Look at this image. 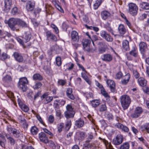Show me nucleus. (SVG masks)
Returning <instances> with one entry per match:
<instances>
[{
	"label": "nucleus",
	"instance_id": "nucleus-43",
	"mask_svg": "<svg viewBox=\"0 0 149 149\" xmlns=\"http://www.w3.org/2000/svg\"><path fill=\"white\" fill-rule=\"evenodd\" d=\"M102 0H96L93 5L94 9L96 10L98 8L102 3Z\"/></svg>",
	"mask_w": 149,
	"mask_h": 149
},
{
	"label": "nucleus",
	"instance_id": "nucleus-8",
	"mask_svg": "<svg viewBox=\"0 0 149 149\" xmlns=\"http://www.w3.org/2000/svg\"><path fill=\"white\" fill-rule=\"evenodd\" d=\"M106 81L107 86L110 89L111 92L115 93L116 91V83L114 81L109 79H107Z\"/></svg>",
	"mask_w": 149,
	"mask_h": 149
},
{
	"label": "nucleus",
	"instance_id": "nucleus-59",
	"mask_svg": "<svg viewBox=\"0 0 149 149\" xmlns=\"http://www.w3.org/2000/svg\"><path fill=\"white\" fill-rule=\"evenodd\" d=\"M66 111L71 112H74L72 106L70 104H68L66 106Z\"/></svg>",
	"mask_w": 149,
	"mask_h": 149
},
{
	"label": "nucleus",
	"instance_id": "nucleus-35",
	"mask_svg": "<svg viewBox=\"0 0 149 149\" xmlns=\"http://www.w3.org/2000/svg\"><path fill=\"white\" fill-rule=\"evenodd\" d=\"M12 133L14 137L15 138H19L21 135V134L19 131L15 128L12 132Z\"/></svg>",
	"mask_w": 149,
	"mask_h": 149
},
{
	"label": "nucleus",
	"instance_id": "nucleus-36",
	"mask_svg": "<svg viewBox=\"0 0 149 149\" xmlns=\"http://www.w3.org/2000/svg\"><path fill=\"white\" fill-rule=\"evenodd\" d=\"M140 129L142 131L146 130L148 133H149V124H146L141 125L140 127Z\"/></svg>",
	"mask_w": 149,
	"mask_h": 149
},
{
	"label": "nucleus",
	"instance_id": "nucleus-24",
	"mask_svg": "<svg viewBox=\"0 0 149 149\" xmlns=\"http://www.w3.org/2000/svg\"><path fill=\"white\" fill-rule=\"evenodd\" d=\"M101 94L106 98V100L107 102L110 101V96L108 94V93L106 92L105 89L104 88L100 90Z\"/></svg>",
	"mask_w": 149,
	"mask_h": 149
},
{
	"label": "nucleus",
	"instance_id": "nucleus-16",
	"mask_svg": "<svg viewBox=\"0 0 149 149\" xmlns=\"http://www.w3.org/2000/svg\"><path fill=\"white\" fill-rule=\"evenodd\" d=\"M73 90L72 88H68L66 91V95L67 97L72 100H74L75 97L73 94Z\"/></svg>",
	"mask_w": 149,
	"mask_h": 149
},
{
	"label": "nucleus",
	"instance_id": "nucleus-26",
	"mask_svg": "<svg viewBox=\"0 0 149 149\" xmlns=\"http://www.w3.org/2000/svg\"><path fill=\"white\" fill-rule=\"evenodd\" d=\"M5 135L6 139L8 140V142H9L11 145H14L15 144V140L14 139L11 137L10 135L8 133H5Z\"/></svg>",
	"mask_w": 149,
	"mask_h": 149
},
{
	"label": "nucleus",
	"instance_id": "nucleus-15",
	"mask_svg": "<svg viewBox=\"0 0 149 149\" xmlns=\"http://www.w3.org/2000/svg\"><path fill=\"white\" fill-rule=\"evenodd\" d=\"M115 126L117 128L121 130L122 131L125 132H128L129 131V129L127 127L120 123H116L115 125Z\"/></svg>",
	"mask_w": 149,
	"mask_h": 149
},
{
	"label": "nucleus",
	"instance_id": "nucleus-22",
	"mask_svg": "<svg viewBox=\"0 0 149 149\" xmlns=\"http://www.w3.org/2000/svg\"><path fill=\"white\" fill-rule=\"evenodd\" d=\"M84 124V120L81 118H79L76 120L75 123V125L78 128H80L83 127Z\"/></svg>",
	"mask_w": 149,
	"mask_h": 149
},
{
	"label": "nucleus",
	"instance_id": "nucleus-27",
	"mask_svg": "<svg viewBox=\"0 0 149 149\" xmlns=\"http://www.w3.org/2000/svg\"><path fill=\"white\" fill-rule=\"evenodd\" d=\"M118 30L119 33L121 34L124 35L126 32V29L123 24H121L119 25Z\"/></svg>",
	"mask_w": 149,
	"mask_h": 149
},
{
	"label": "nucleus",
	"instance_id": "nucleus-1",
	"mask_svg": "<svg viewBox=\"0 0 149 149\" xmlns=\"http://www.w3.org/2000/svg\"><path fill=\"white\" fill-rule=\"evenodd\" d=\"M120 99L121 106L123 109L125 110L127 109L131 102L130 96L127 95H123L120 96Z\"/></svg>",
	"mask_w": 149,
	"mask_h": 149
},
{
	"label": "nucleus",
	"instance_id": "nucleus-6",
	"mask_svg": "<svg viewBox=\"0 0 149 149\" xmlns=\"http://www.w3.org/2000/svg\"><path fill=\"white\" fill-rule=\"evenodd\" d=\"M143 111V109L141 107H137L135 108L134 112L131 114V116L132 118H138L141 116Z\"/></svg>",
	"mask_w": 149,
	"mask_h": 149
},
{
	"label": "nucleus",
	"instance_id": "nucleus-49",
	"mask_svg": "<svg viewBox=\"0 0 149 149\" xmlns=\"http://www.w3.org/2000/svg\"><path fill=\"white\" fill-rule=\"evenodd\" d=\"M107 107L105 104L101 105L99 107V110L100 112H103L106 111Z\"/></svg>",
	"mask_w": 149,
	"mask_h": 149
},
{
	"label": "nucleus",
	"instance_id": "nucleus-34",
	"mask_svg": "<svg viewBox=\"0 0 149 149\" xmlns=\"http://www.w3.org/2000/svg\"><path fill=\"white\" fill-rule=\"evenodd\" d=\"M17 25L22 27H27L28 26L27 24L25 22L18 18L17 19Z\"/></svg>",
	"mask_w": 149,
	"mask_h": 149
},
{
	"label": "nucleus",
	"instance_id": "nucleus-10",
	"mask_svg": "<svg viewBox=\"0 0 149 149\" xmlns=\"http://www.w3.org/2000/svg\"><path fill=\"white\" fill-rule=\"evenodd\" d=\"M91 43V40L88 39H85L82 41V45L85 51H86L88 52H91V49L90 47Z\"/></svg>",
	"mask_w": 149,
	"mask_h": 149
},
{
	"label": "nucleus",
	"instance_id": "nucleus-23",
	"mask_svg": "<svg viewBox=\"0 0 149 149\" xmlns=\"http://www.w3.org/2000/svg\"><path fill=\"white\" fill-rule=\"evenodd\" d=\"M71 37L72 40L74 41L78 42L79 40V37L78 36V33L76 31H72L71 33Z\"/></svg>",
	"mask_w": 149,
	"mask_h": 149
},
{
	"label": "nucleus",
	"instance_id": "nucleus-56",
	"mask_svg": "<svg viewBox=\"0 0 149 149\" xmlns=\"http://www.w3.org/2000/svg\"><path fill=\"white\" fill-rule=\"evenodd\" d=\"M143 36L145 40L149 41V31L143 33Z\"/></svg>",
	"mask_w": 149,
	"mask_h": 149
},
{
	"label": "nucleus",
	"instance_id": "nucleus-62",
	"mask_svg": "<svg viewBox=\"0 0 149 149\" xmlns=\"http://www.w3.org/2000/svg\"><path fill=\"white\" fill-rule=\"evenodd\" d=\"M31 21L34 26L35 27L38 26L40 24L39 22H37L36 20L34 18L31 19Z\"/></svg>",
	"mask_w": 149,
	"mask_h": 149
},
{
	"label": "nucleus",
	"instance_id": "nucleus-61",
	"mask_svg": "<svg viewBox=\"0 0 149 149\" xmlns=\"http://www.w3.org/2000/svg\"><path fill=\"white\" fill-rule=\"evenodd\" d=\"M15 128L11 127V125H7L6 127V130L9 134L12 133Z\"/></svg>",
	"mask_w": 149,
	"mask_h": 149
},
{
	"label": "nucleus",
	"instance_id": "nucleus-48",
	"mask_svg": "<svg viewBox=\"0 0 149 149\" xmlns=\"http://www.w3.org/2000/svg\"><path fill=\"white\" fill-rule=\"evenodd\" d=\"M41 95V91H38V92L35 94L34 95L33 99L34 101L36 100L37 98H38L39 97H41L42 95Z\"/></svg>",
	"mask_w": 149,
	"mask_h": 149
},
{
	"label": "nucleus",
	"instance_id": "nucleus-54",
	"mask_svg": "<svg viewBox=\"0 0 149 149\" xmlns=\"http://www.w3.org/2000/svg\"><path fill=\"white\" fill-rule=\"evenodd\" d=\"M90 142L86 140L84 144V147L86 148H91L92 146V145L90 143Z\"/></svg>",
	"mask_w": 149,
	"mask_h": 149
},
{
	"label": "nucleus",
	"instance_id": "nucleus-21",
	"mask_svg": "<svg viewBox=\"0 0 149 149\" xmlns=\"http://www.w3.org/2000/svg\"><path fill=\"white\" fill-rule=\"evenodd\" d=\"M139 46L141 53L143 54L146 51V49L147 47L146 44L144 42H141L140 43Z\"/></svg>",
	"mask_w": 149,
	"mask_h": 149
},
{
	"label": "nucleus",
	"instance_id": "nucleus-38",
	"mask_svg": "<svg viewBox=\"0 0 149 149\" xmlns=\"http://www.w3.org/2000/svg\"><path fill=\"white\" fill-rule=\"evenodd\" d=\"M38 129L36 126L32 127L30 129L31 132L33 135H36L38 134Z\"/></svg>",
	"mask_w": 149,
	"mask_h": 149
},
{
	"label": "nucleus",
	"instance_id": "nucleus-9",
	"mask_svg": "<svg viewBox=\"0 0 149 149\" xmlns=\"http://www.w3.org/2000/svg\"><path fill=\"white\" fill-rule=\"evenodd\" d=\"M123 136L121 134L117 135L115 138L113 140V143L115 145H118L121 144L123 141Z\"/></svg>",
	"mask_w": 149,
	"mask_h": 149
},
{
	"label": "nucleus",
	"instance_id": "nucleus-58",
	"mask_svg": "<svg viewBox=\"0 0 149 149\" xmlns=\"http://www.w3.org/2000/svg\"><path fill=\"white\" fill-rule=\"evenodd\" d=\"M64 127V123H61L59 125H58L57 129L59 133H60L62 130L63 128Z\"/></svg>",
	"mask_w": 149,
	"mask_h": 149
},
{
	"label": "nucleus",
	"instance_id": "nucleus-46",
	"mask_svg": "<svg viewBox=\"0 0 149 149\" xmlns=\"http://www.w3.org/2000/svg\"><path fill=\"white\" fill-rule=\"evenodd\" d=\"M8 55L5 52H3L1 54L0 56V59L2 61H4L8 58Z\"/></svg>",
	"mask_w": 149,
	"mask_h": 149
},
{
	"label": "nucleus",
	"instance_id": "nucleus-17",
	"mask_svg": "<svg viewBox=\"0 0 149 149\" xmlns=\"http://www.w3.org/2000/svg\"><path fill=\"white\" fill-rule=\"evenodd\" d=\"M101 58L104 61L110 62L113 60V57L110 54H105L101 56Z\"/></svg>",
	"mask_w": 149,
	"mask_h": 149
},
{
	"label": "nucleus",
	"instance_id": "nucleus-33",
	"mask_svg": "<svg viewBox=\"0 0 149 149\" xmlns=\"http://www.w3.org/2000/svg\"><path fill=\"white\" fill-rule=\"evenodd\" d=\"M104 116L105 118L109 120H112L113 119V114L109 111L105 112Z\"/></svg>",
	"mask_w": 149,
	"mask_h": 149
},
{
	"label": "nucleus",
	"instance_id": "nucleus-29",
	"mask_svg": "<svg viewBox=\"0 0 149 149\" xmlns=\"http://www.w3.org/2000/svg\"><path fill=\"white\" fill-rule=\"evenodd\" d=\"M34 81L38 80L41 81L43 79L42 76L39 73L34 74L32 77Z\"/></svg>",
	"mask_w": 149,
	"mask_h": 149
},
{
	"label": "nucleus",
	"instance_id": "nucleus-20",
	"mask_svg": "<svg viewBox=\"0 0 149 149\" xmlns=\"http://www.w3.org/2000/svg\"><path fill=\"white\" fill-rule=\"evenodd\" d=\"M4 10L8 12L10 9L11 6L12 4V0H5Z\"/></svg>",
	"mask_w": 149,
	"mask_h": 149
},
{
	"label": "nucleus",
	"instance_id": "nucleus-12",
	"mask_svg": "<svg viewBox=\"0 0 149 149\" xmlns=\"http://www.w3.org/2000/svg\"><path fill=\"white\" fill-rule=\"evenodd\" d=\"M35 2L33 0L27 1L26 5V8L28 11H32L35 7Z\"/></svg>",
	"mask_w": 149,
	"mask_h": 149
},
{
	"label": "nucleus",
	"instance_id": "nucleus-3",
	"mask_svg": "<svg viewBox=\"0 0 149 149\" xmlns=\"http://www.w3.org/2000/svg\"><path fill=\"white\" fill-rule=\"evenodd\" d=\"M28 84V81L26 77H22L19 79L18 83V87L24 92H26L28 87L27 86Z\"/></svg>",
	"mask_w": 149,
	"mask_h": 149
},
{
	"label": "nucleus",
	"instance_id": "nucleus-51",
	"mask_svg": "<svg viewBox=\"0 0 149 149\" xmlns=\"http://www.w3.org/2000/svg\"><path fill=\"white\" fill-rule=\"evenodd\" d=\"M56 64L58 66H60L62 64L61 58L60 56H57L56 58Z\"/></svg>",
	"mask_w": 149,
	"mask_h": 149
},
{
	"label": "nucleus",
	"instance_id": "nucleus-37",
	"mask_svg": "<svg viewBox=\"0 0 149 149\" xmlns=\"http://www.w3.org/2000/svg\"><path fill=\"white\" fill-rule=\"evenodd\" d=\"M140 7L143 9L149 10V3L145 2H142L140 4Z\"/></svg>",
	"mask_w": 149,
	"mask_h": 149
},
{
	"label": "nucleus",
	"instance_id": "nucleus-19",
	"mask_svg": "<svg viewBox=\"0 0 149 149\" xmlns=\"http://www.w3.org/2000/svg\"><path fill=\"white\" fill-rule=\"evenodd\" d=\"M129 54L135 58H138L139 57L137 49L135 47H133L132 50L129 52Z\"/></svg>",
	"mask_w": 149,
	"mask_h": 149
},
{
	"label": "nucleus",
	"instance_id": "nucleus-31",
	"mask_svg": "<svg viewBox=\"0 0 149 149\" xmlns=\"http://www.w3.org/2000/svg\"><path fill=\"white\" fill-rule=\"evenodd\" d=\"M100 100L94 99L90 101V103L91 104L92 107L96 108L100 104Z\"/></svg>",
	"mask_w": 149,
	"mask_h": 149
},
{
	"label": "nucleus",
	"instance_id": "nucleus-30",
	"mask_svg": "<svg viewBox=\"0 0 149 149\" xmlns=\"http://www.w3.org/2000/svg\"><path fill=\"white\" fill-rule=\"evenodd\" d=\"M138 81L139 85L141 86L144 87L146 85L147 81L143 77H140L139 78Z\"/></svg>",
	"mask_w": 149,
	"mask_h": 149
},
{
	"label": "nucleus",
	"instance_id": "nucleus-52",
	"mask_svg": "<svg viewBox=\"0 0 149 149\" xmlns=\"http://www.w3.org/2000/svg\"><path fill=\"white\" fill-rule=\"evenodd\" d=\"M12 80L11 77L8 75H6L3 78V81L5 82L11 81Z\"/></svg>",
	"mask_w": 149,
	"mask_h": 149
},
{
	"label": "nucleus",
	"instance_id": "nucleus-11",
	"mask_svg": "<svg viewBox=\"0 0 149 149\" xmlns=\"http://www.w3.org/2000/svg\"><path fill=\"white\" fill-rule=\"evenodd\" d=\"M38 138L40 141L45 144L49 142V139L47 135L44 132H42L38 134Z\"/></svg>",
	"mask_w": 149,
	"mask_h": 149
},
{
	"label": "nucleus",
	"instance_id": "nucleus-64",
	"mask_svg": "<svg viewBox=\"0 0 149 149\" xmlns=\"http://www.w3.org/2000/svg\"><path fill=\"white\" fill-rule=\"evenodd\" d=\"M133 74L136 79H138L139 77V74L136 70H134L133 71Z\"/></svg>",
	"mask_w": 149,
	"mask_h": 149
},
{
	"label": "nucleus",
	"instance_id": "nucleus-55",
	"mask_svg": "<svg viewBox=\"0 0 149 149\" xmlns=\"http://www.w3.org/2000/svg\"><path fill=\"white\" fill-rule=\"evenodd\" d=\"M59 100H57L54 101L53 104L54 108L56 109H58V108L60 106L59 104H58V103H59Z\"/></svg>",
	"mask_w": 149,
	"mask_h": 149
},
{
	"label": "nucleus",
	"instance_id": "nucleus-63",
	"mask_svg": "<svg viewBox=\"0 0 149 149\" xmlns=\"http://www.w3.org/2000/svg\"><path fill=\"white\" fill-rule=\"evenodd\" d=\"M12 13L13 15H15L18 14L17 7L13 8L12 10Z\"/></svg>",
	"mask_w": 149,
	"mask_h": 149
},
{
	"label": "nucleus",
	"instance_id": "nucleus-25",
	"mask_svg": "<svg viewBox=\"0 0 149 149\" xmlns=\"http://www.w3.org/2000/svg\"><path fill=\"white\" fill-rule=\"evenodd\" d=\"M111 15V13L107 10L103 11L101 13V17L104 20L106 19Z\"/></svg>",
	"mask_w": 149,
	"mask_h": 149
},
{
	"label": "nucleus",
	"instance_id": "nucleus-47",
	"mask_svg": "<svg viewBox=\"0 0 149 149\" xmlns=\"http://www.w3.org/2000/svg\"><path fill=\"white\" fill-rule=\"evenodd\" d=\"M42 85V84L41 82H37L33 86V88L34 90H37L40 88Z\"/></svg>",
	"mask_w": 149,
	"mask_h": 149
},
{
	"label": "nucleus",
	"instance_id": "nucleus-45",
	"mask_svg": "<svg viewBox=\"0 0 149 149\" xmlns=\"http://www.w3.org/2000/svg\"><path fill=\"white\" fill-rule=\"evenodd\" d=\"M57 47H55L54 45H53L51 46L49 49L48 50L47 54L49 56H51L52 54V52L54 51L55 49H56Z\"/></svg>",
	"mask_w": 149,
	"mask_h": 149
},
{
	"label": "nucleus",
	"instance_id": "nucleus-39",
	"mask_svg": "<svg viewBox=\"0 0 149 149\" xmlns=\"http://www.w3.org/2000/svg\"><path fill=\"white\" fill-rule=\"evenodd\" d=\"M74 64L71 62L67 63L64 66H66L68 67V68L65 69V71H66L67 70H71L74 68Z\"/></svg>",
	"mask_w": 149,
	"mask_h": 149
},
{
	"label": "nucleus",
	"instance_id": "nucleus-32",
	"mask_svg": "<svg viewBox=\"0 0 149 149\" xmlns=\"http://www.w3.org/2000/svg\"><path fill=\"white\" fill-rule=\"evenodd\" d=\"M123 48L125 51H129L130 50L129 42L127 40H123L122 43Z\"/></svg>",
	"mask_w": 149,
	"mask_h": 149
},
{
	"label": "nucleus",
	"instance_id": "nucleus-28",
	"mask_svg": "<svg viewBox=\"0 0 149 149\" xmlns=\"http://www.w3.org/2000/svg\"><path fill=\"white\" fill-rule=\"evenodd\" d=\"M75 113V112L66 111L64 112V115L66 118L68 119L73 118Z\"/></svg>",
	"mask_w": 149,
	"mask_h": 149
},
{
	"label": "nucleus",
	"instance_id": "nucleus-40",
	"mask_svg": "<svg viewBox=\"0 0 149 149\" xmlns=\"http://www.w3.org/2000/svg\"><path fill=\"white\" fill-rule=\"evenodd\" d=\"M77 133L79 137L82 140H84L86 137V134L84 132L79 131Z\"/></svg>",
	"mask_w": 149,
	"mask_h": 149
},
{
	"label": "nucleus",
	"instance_id": "nucleus-50",
	"mask_svg": "<svg viewBox=\"0 0 149 149\" xmlns=\"http://www.w3.org/2000/svg\"><path fill=\"white\" fill-rule=\"evenodd\" d=\"M85 26L87 29H89L91 30H93L94 31L97 32L99 30V28L97 27L92 26H88L87 25H85Z\"/></svg>",
	"mask_w": 149,
	"mask_h": 149
},
{
	"label": "nucleus",
	"instance_id": "nucleus-2",
	"mask_svg": "<svg viewBox=\"0 0 149 149\" xmlns=\"http://www.w3.org/2000/svg\"><path fill=\"white\" fill-rule=\"evenodd\" d=\"M17 19L12 18H10L8 20L5 21L6 24H7L10 29L13 31H18L19 28L17 27Z\"/></svg>",
	"mask_w": 149,
	"mask_h": 149
},
{
	"label": "nucleus",
	"instance_id": "nucleus-14",
	"mask_svg": "<svg viewBox=\"0 0 149 149\" xmlns=\"http://www.w3.org/2000/svg\"><path fill=\"white\" fill-rule=\"evenodd\" d=\"M45 34L47 40H50L54 41H56L57 38L56 36L55 35L52 33L50 31H46L45 32Z\"/></svg>",
	"mask_w": 149,
	"mask_h": 149
},
{
	"label": "nucleus",
	"instance_id": "nucleus-41",
	"mask_svg": "<svg viewBox=\"0 0 149 149\" xmlns=\"http://www.w3.org/2000/svg\"><path fill=\"white\" fill-rule=\"evenodd\" d=\"M130 146L128 142L123 143L120 147V149H129Z\"/></svg>",
	"mask_w": 149,
	"mask_h": 149
},
{
	"label": "nucleus",
	"instance_id": "nucleus-60",
	"mask_svg": "<svg viewBox=\"0 0 149 149\" xmlns=\"http://www.w3.org/2000/svg\"><path fill=\"white\" fill-rule=\"evenodd\" d=\"M20 108L23 111L26 112H28L29 110V107L27 105L24 104Z\"/></svg>",
	"mask_w": 149,
	"mask_h": 149
},
{
	"label": "nucleus",
	"instance_id": "nucleus-13",
	"mask_svg": "<svg viewBox=\"0 0 149 149\" xmlns=\"http://www.w3.org/2000/svg\"><path fill=\"white\" fill-rule=\"evenodd\" d=\"M13 56L16 61L19 63H22L24 61V58L22 54L17 52L13 53Z\"/></svg>",
	"mask_w": 149,
	"mask_h": 149
},
{
	"label": "nucleus",
	"instance_id": "nucleus-4",
	"mask_svg": "<svg viewBox=\"0 0 149 149\" xmlns=\"http://www.w3.org/2000/svg\"><path fill=\"white\" fill-rule=\"evenodd\" d=\"M49 95V92H46L44 93L41 97V100H43L44 104H48L53 100V97L48 96Z\"/></svg>",
	"mask_w": 149,
	"mask_h": 149
},
{
	"label": "nucleus",
	"instance_id": "nucleus-53",
	"mask_svg": "<svg viewBox=\"0 0 149 149\" xmlns=\"http://www.w3.org/2000/svg\"><path fill=\"white\" fill-rule=\"evenodd\" d=\"M71 122L70 120H68L67 121L65 129V130L68 131L71 127Z\"/></svg>",
	"mask_w": 149,
	"mask_h": 149
},
{
	"label": "nucleus",
	"instance_id": "nucleus-7",
	"mask_svg": "<svg viewBox=\"0 0 149 149\" xmlns=\"http://www.w3.org/2000/svg\"><path fill=\"white\" fill-rule=\"evenodd\" d=\"M138 8L135 4L131 3L129 4V11L133 15L137 14Z\"/></svg>",
	"mask_w": 149,
	"mask_h": 149
},
{
	"label": "nucleus",
	"instance_id": "nucleus-44",
	"mask_svg": "<svg viewBox=\"0 0 149 149\" xmlns=\"http://www.w3.org/2000/svg\"><path fill=\"white\" fill-rule=\"evenodd\" d=\"M48 143H49V146L52 149H56V146L52 140H49V142Z\"/></svg>",
	"mask_w": 149,
	"mask_h": 149
},
{
	"label": "nucleus",
	"instance_id": "nucleus-57",
	"mask_svg": "<svg viewBox=\"0 0 149 149\" xmlns=\"http://www.w3.org/2000/svg\"><path fill=\"white\" fill-rule=\"evenodd\" d=\"M123 76V74L122 72L120 71L118 72L116 75V79H120Z\"/></svg>",
	"mask_w": 149,
	"mask_h": 149
},
{
	"label": "nucleus",
	"instance_id": "nucleus-42",
	"mask_svg": "<svg viewBox=\"0 0 149 149\" xmlns=\"http://www.w3.org/2000/svg\"><path fill=\"white\" fill-rule=\"evenodd\" d=\"M66 81L65 79H59L57 81V85L58 86H63L66 84Z\"/></svg>",
	"mask_w": 149,
	"mask_h": 149
},
{
	"label": "nucleus",
	"instance_id": "nucleus-5",
	"mask_svg": "<svg viewBox=\"0 0 149 149\" xmlns=\"http://www.w3.org/2000/svg\"><path fill=\"white\" fill-rule=\"evenodd\" d=\"M100 36L103 39L108 42H112L113 39L112 37L106 31L102 30L101 31Z\"/></svg>",
	"mask_w": 149,
	"mask_h": 149
},
{
	"label": "nucleus",
	"instance_id": "nucleus-18",
	"mask_svg": "<svg viewBox=\"0 0 149 149\" xmlns=\"http://www.w3.org/2000/svg\"><path fill=\"white\" fill-rule=\"evenodd\" d=\"M32 37L31 34L29 32H25L22 37L25 42H29Z\"/></svg>",
	"mask_w": 149,
	"mask_h": 149
}]
</instances>
